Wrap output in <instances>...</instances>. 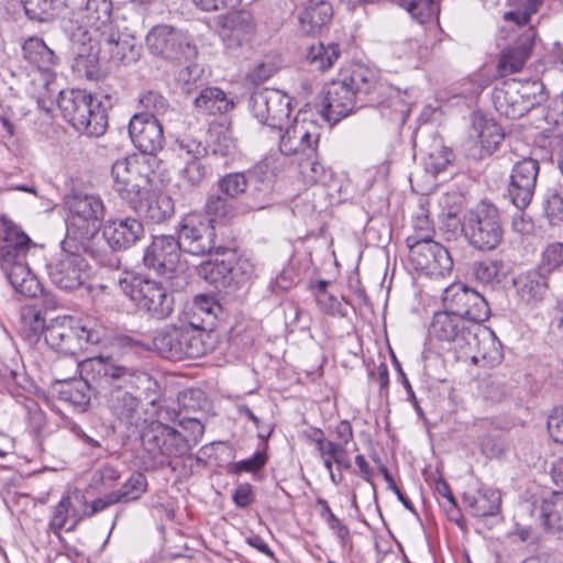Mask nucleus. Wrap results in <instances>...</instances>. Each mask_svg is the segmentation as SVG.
Segmentation results:
<instances>
[{
  "label": "nucleus",
  "instance_id": "54",
  "mask_svg": "<svg viewBox=\"0 0 563 563\" xmlns=\"http://www.w3.org/2000/svg\"><path fill=\"white\" fill-rule=\"evenodd\" d=\"M207 81L205 69L198 64H190L185 68L180 69L176 76L177 86L185 93H191L192 91L201 88Z\"/></svg>",
  "mask_w": 563,
  "mask_h": 563
},
{
  "label": "nucleus",
  "instance_id": "58",
  "mask_svg": "<svg viewBox=\"0 0 563 563\" xmlns=\"http://www.w3.org/2000/svg\"><path fill=\"white\" fill-rule=\"evenodd\" d=\"M319 153L313 158H302L298 161L299 170L302 177L309 184L325 183L330 175L324 166L319 162Z\"/></svg>",
  "mask_w": 563,
  "mask_h": 563
},
{
  "label": "nucleus",
  "instance_id": "24",
  "mask_svg": "<svg viewBox=\"0 0 563 563\" xmlns=\"http://www.w3.org/2000/svg\"><path fill=\"white\" fill-rule=\"evenodd\" d=\"M78 360L71 357L69 360V373L68 375H59L57 382L62 383V388L58 390L60 400L70 404L74 408L79 411H86L90 404V391L96 389V385L89 382L88 377L81 371L84 379L73 380L76 377L79 369Z\"/></svg>",
  "mask_w": 563,
  "mask_h": 563
},
{
  "label": "nucleus",
  "instance_id": "26",
  "mask_svg": "<svg viewBox=\"0 0 563 563\" xmlns=\"http://www.w3.org/2000/svg\"><path fill=\"white\" fill-rule=\"evenodd\" d=\"M112 14L111 0H88L85 8L77 13L76 22L82 35L93 32H108Z\"/></svg>",
  "mask_w": 563,
  "mask_h": 563
},
{
  "label": "nucleus",
  "instance_id": "17",
  "mask_svg": "<svg viewBox=\"0 0 563 563\" xmlns=\"http://www.w3.org/2000/svg\"><path fill=\"white\" fill-rule=\"evenodd\" d=\"M350 86L340 77L327 84L322 90L320 103L317 104L322 118L336 123L349 115L358 102Z\"/></svg>",
  "mask_w": 563,
  "mask_h": 563
},
{
  "label": "nucleus",
  "instance_id": "35",
  "mask_svg": "<svg viewBox=\"0 0 563 563\" xmlns=\"http://www.w3.org/2000/svg\"><path fill=\"white\" fill-rule=\"evenodd\" d=\"M15 292L23 297L34 298L42 292V286L35 275L32 274L29 264L1 269Z\"/></svg>",
  "mask_w": 563,
  "mask_h": 563
},
{
  "label": "nucleus",
  "instance_id": "22",
  "mask_svg": "<svg viewBox=\"0 0 563 563\" xmlns=\"http://www.w3.org/2000/svg\"><path fill=\"white\" fill-rule=\"evenodd\" d=\"M85 505L86 496L78 488L68 490L53 508L48 530L56 537L62 538L60 532L70 520L71 523L66 530L74 531L79 522L85 519V514H81L80 509V506Z\"/></svg>",
  "mask_w": 563,
  "mask_h": 563
},
{
  "label": "nucleus",
  "instance_id": "12",
  "mask_svg": "<svg viewBox=\"0 0 563 563\" xmlns=\"http://www.w3.org/2000/svg\"><path fill=\"white\" fill-rule=\"evenodd\" d=\"M291 98L278 89L261 88L252 92L250 109L260 123L266 128L263 134L269 136L284 125L291 113Z\"/></svg>",
  "mask_w": 563,
  "mask_h": 563
},
{
  "label": "nucleus",
  "instance_id": "46",
  "mask_svg": "<svg viewBox=\"0 0 563 563\" xmlns=\"http://www.w3.org/2000/svg\"><path fill=\"white\" fill-rule=\"evenodd\" d=\"M196 108L208 113L227 112L233 103L227 99L223 90L217 87H207L200 91L194 101Z\"/></svg>",
  "mask_w": 563,
  "mask_h": 563
},
{
  "label": "nucleus",
  "instance_id": "52",
  "mask_svg": "<svg viewBox=\"0 0 563 563\" xmlns=\"http://www.w3.org/2000/svg\"><path fill=\"white\" fill-rule=\"evenodd\" d=\"M147 489V479L144 474L133 473L120 489L112 492L118 504H128L135 501Z\"/></svg>",
  "mask_w": 563,
  "mask_h": 563
},
{
  "label": "nucleus",
  "instance_id": "9",
  "mask_svg": "<svg viewBox=\"0 0 563 563\" xmlns=\"http://www.w3.org/2000/svg\"><path fill=\"white\" fill-rule=\"evenodd\" d=\"M216 229L199 213L186 214L177 228V242L181 253L192 256L224 255L225 246L217 245Z\"/></svg>",
  "mask_w": 563,
  "mask_h": 563
},
{
  "label": "nucleus",
  "instance_id": "2",
  "mask_svg": "<svg viewBox=\"0 0 563 563\" xmlns=\"http://www.w3.org/2000/svg\"><path fill=\"white\" fill-rule=\"evenodd\" d=\"M104 330L92 320L59 316L51 320L45 331V342L54 351L75 356L87 345L102 342Z\"/></svg>",
  "mask_w": 563,
  "mask_h": 563
},
{
  "label": "nucleus",
  "instance_id": "1",
  "mask_svg": "<svg viewBox=\"0 0 563 563\" xmlns=\"http://www.w3.org/2000/svg\"><path fill=\"white\" fill-rule=\"evenodd\" d=\"M82 372L106 399L109 410L123 423L139 426L143 417L142 400L128 390L136 385L142 372L120 363L113 356H95L82 362Z\"/></svg>",
  "mask_w": 563,
  "mask_h": 563
},
{
  "label": "nucleus",
  "instance_id": "56",
  "mask_svg": "<svg viewBox=\"0 0 563 563\" xmlns=\"http://www.w3.org/2000/svg\"><path fill=\"white\" fill-rule=\"evenodd\" d=\"M501 263L497 261H481L472 265V276L484 286L494 287L500 283Z\"/></svg>",
  "mask_w": 563,
  "mask_h": 563
},
{
  "label": "nucleus",
  "instance_id": "16",
  "mask_svg": "<svg viewBox=\"0 0 563 563\" xmlns=\"http://www.w3.org/2000/svg\"><path fill=\"white\" fill-rule=\"evenodd\" d=\"M539 172V161L531 156H520L514 163L509 176L507 196L519 211H523L531 203L537 188Z\"/></svg>",
  "mask_w": 563,
  "mask_h": 563
},
{
  "label": "nucleus",
  "instance_id": "44",
  "mask_svg": "<svg viewBox=\"0 0 563 563\" xmlns=\"http://www.w3.org/2000/svg\"><path fill=\"white\" fill-rule=\"evenodd\" d=\"M341 51L332 41H319L317 44L310 45L306 58L309 64L314 65L319 70L330 68L339 58Z\"/></svg>",
  "mask_w": 563,
  "mask_h": 563
},
{
  "label": "nucleus",
  "instance_id": "59",
  "mask_svg": "<svg viewBox=\"0 0 563 563\" xmlns=\"http://www.w3.org/2000/svg\"><path fill=\"white\" fill-rule=\"evenodd\" d=\"M478 507L475 517H493L499 511L501 496L498 490L484 488L478 490Z\"/></svg>",
  "mask_w": 563,
  "mask_h": 563
},
{
  "label": "nucleus",
  "instance_id": "37",
  "mask_svg": "<svg viewBox=\"0 0 563 563\" xmlns=\"http://www.w3.org/2000/svg\"><path fill=\"white\" fill-rule=\"evenodd\" d=\"M473 130L476 132L482 148L487 154H493L505 139L504 130L492 119L476 118L473 122Z\"/></svg>",
  "mask_w": 563,
  "mask_h": 563
},
{
  "label": "nucleus",
  "instance_id": "34",
  "mask_svg": "<svg viewBox=\"0 0 563 563\" xmlns=\"http://www.w3.org/2000/svg\"><path fill=\"white\" fill-rule=\"evenodd\" d=\"M341 78L354 90V95H369L376 87L378 76L377 71L363 64H353L349 69L341 73Z\"/></svg>",
  "mask_w": 563,
  "mask_h": 563
},
{
  "label": "nucleus",
  "instance_id": "64",
  "mask_svg": "<svg viewBox=\"0 0 563 563\" xmlns=\"http://www.w3.org/2000/svg\"><path fill=\"white\" fill-rule=\"evenodd\" d=\"M211 135L213 137L211 143V150L214 155L224 157L230 155L234 151L235 143L230 131L224 130L222 128L214 129L211 132Z\"/></svg>",
  "mask_w": 563,
  "mask_h": 563
},
{
  "label": "nucleus",
  "instance_id": "14",
  "mask_svg": "<svg viewBox=\"0 0 563 563\" xmlns=\"http://www.w3.org/2000/svg\"><path fill=\"white\" fill-rule=\"evenodd\" d=\"M537 82L522 84L516 79L505 80L493 90L492 99L496 111L511 120L528 113L538 103L533 89Z\"/></svg>",
  "mask_w": 563,
  "mask_h": 563
},
{
  "label": "nucleus",
  "instance_id": "61",
  "mask_svg": "<svg viewBox=\"0 0 563 563\" xmlns=\"http://www.w3.org/2000/svg\"><path fill=\"white\" fill-rule=\"evenodd\" d=\"M544 216L551 225L563 222V188L549 194L544 203Z\"/></svg>",
  "mask_w": 563,
  "mask_h": 563
},
{
  "label": "nucleus",
  "instance_id": "4",
  "mask_svg": "<svg viewBox=\"0 0 563 563\" xmlns=\"http://www.w3.org/2000/svg\"><path fill=\"white\" fill-rule=\"evenodd\" d=\"M57 104L65 120L78 132L88 136H100L106 132L107 115L101 102L86 90H62Z\"/></svg>",
  "mask_w": 563,
  "mask_h": 563
},
{
  "label": "nucleus",
  "instance_id": "63",
  "mask_svg": "<svg viewBox=\"0 0 563 563\" xmlns=\"http://www.w3.org/2000/svg\"><path fill=\"white\" fill-rule=\"evenodd\" d=\"M140 103L146 110L144 113L152 114L154 118L165 114L169 109V103L165 97L155 91L144 92L140 97Z\"/></svg>",
  "mask_w": 563,
  "mask_h": 563
},
{
  "label": "nucleus",
  "instance_id": "25",
  "mask_svg": "<svg viewBox=\"0 0 563 563\" xmlns=\"http://www.w3.org/2000/svg\"><path fill=\"white\" fill-rule=\"evenodd\" d=\"M73 51L75 54L74 70L90 80H98L102 76L100 68V38L73 37Z\"/></svg>",
  "mask_w": 563,
  "mask_h": 563
},
{
  "label": "nucleus",
  "instance_id": "41",
  "mask_svg": "<svg viewBox=\"0 0 563 563\" xmlns=\"http://www.w3.org/2000/svg\"><path fill=\"white\" fill-rule=\"evenodd\" d=\"M232 262L219 260L206 262L201 265L200 275L216 288H227L232 282Z\"/></svg>",
  "mask_w": 563,
  "mask_h": 563
},
{
  "label": "nucleus",
  "instance_id": "23",
  "mask_svg": "<svg viewBox=\"0 0 563 563\" xmlns=\"http://www.w3.org/2000/svg\"><path fill=\"white\" fill-rule=\"evenodd\" d=\"M410 261L419 269L439 271L443 273L452 268L453 262L449 251L440 243H419L406 239Z\"/></svg>",
  "mask_w": 563,
  "mask_h": 563
},
{
  "label": "nucleus",
  "instance_id": "39",
  "mask_svg": "<svg viewBox=\"0 0 563 563\" xmlns=\"http://www.w3.org/2000/svg\"><path fill=\"white\" fill-rule=\"evenodd\" d=\"M26 16L34 22L49 23L65 7V0H21Z\"/></svg>",
  "mask_w": 563,
  "mask_h": 563
},
{
  "label": "nucleus",
  "instance_id": "8",
  "mask_svg": "<svg viewBox=\"0 0 563 563\" xmlns=\"http://www.w3.org/2000/svg\"><path fill=\"white\" fill-rule=\"evenodd\" d=\"M78 250L76 238L66 235L62 252L46 266L49 280L62 290L74 291L89 279L90 265Z\"/></svg>",
  "mask_w": 563,
  "mask_h": 563
},
{
  "label": "nucleus",
  "instance_id": "21",
  "mask_svg": "<svg viewBox=\"0 0 563 563\" xmlns=\"http://www.w3.org/2000/svg\"><path fill=\"white\" fill-rule=\"evenodd\" d=\"M145 234L143 223L136 218L109 219L102 228V236L112 251L121 252L135 245Z\"/></svg>",
  "mask_w": 563,
  "mask_h": 563
},
{
  "label": "nucleus",
  "instance_id": "18",
  "mask_svg": "<svg viewBox=\"0 0 563 563\" xmlns=\"http://www.w3.org/2000/svg\"><path fill=\"white\" fill-rule=\"evenodd\" d=\"M0 223L3 230V236L0 240V268L8 269V267L27 264L29 251L34 245L32 240L7 216L0 218Z\"/></svg>",
  "mask_w": 563,
  "mask_h": 563
},
{
  "label": "nucleus",
  "instance_id": "19",
  "mask_svg": "<svg viewBox=\"0 0 563 563\" xmlns=\"http://www.w3.org/2000/svg\"><path fill=\"white\" fill-rule=\"evenodd\" d=\"M181 251L175 236H154L152 243L145 249L143 263L148 269L158 275L175 272L179 263Z\"/></svg>",
  "mask_w": 563,
  "mask_h": 563
},
{
  "label": "nucleus",
  "instance_id": "47",
  "mask_svg": "<svg viewBox=\"0 0 563 563\" xmlns=\"http://www.w3.org/2000/svg\"><path fill=\"white\" fill-rule=\"evenodd\" d=\"M136 37H106L104 44L111 58L124 64L136 62L141 55V46L134 43Z\"/></svg>",
  "mask_w": 563,
  "mask_h": 563
},
{
  "label": "nucleus",
  "instance_id": "31",
  "mask_svg": "<svg viewBox=\"0 0 563 563\" xmlns=\"http://www.w3.org/2000/svg\"><path fill=\"white\" fill-rule=\"evenodd\" d=\"M548 277L539 267L520 274L514 280L517 295L526 303L541 301L549 287Z\"/></svg>",
  "mask_w": 563,
  "mask_h": 563
},
{
  "label": "nucleus",
  "instance_id": "42",
  "mask_svg": "<svg viewBox=\"0 0 563 563\" xmlns=\"http://www.w3.org/2000/svg\"><path fill=\"white\" fill-rule=\"evenodd\" d=\"M23 56L30 63L37 65L38 68L45 69L55 64V54L43 37H27L22 44Z\"/></svg>",
  "mask_w": 563,
  "mask_h": 563
},
{
  "label": "nucleus",
  "instance_id": "51",
  "mask_svg": "<svg viewBox=\"0 0 563 563\" xmlns=\"http://www.w3.org/2000/svg\"><path fill=\"white\" fill-rule=\"evenodd\" d=\"M542 3V0H515L514 9L505 12L504 20L514 23L518 27L529 25L531 15L540 10Z\"/></svg>",
  "mask_w": 563,
  "mask_h": 563
},
{
  "label": "nucleus",
  "instance_id": "28",
  "mask_svg": "<svg viewBox=\"0 0 563 563\" xmlns=\"http://www.w3.org/2000/svg\"><path fill=\"white\" fill-rule=\"evenodd\" d=\"M333 15L329 2L318 1L306 7L298 15L301 31L307 35H316L328 31Z\"/></svg>",
  "mask_w": 563,
  "mask_h": 563
},
{
  "label": "nucleus",
  "instance_id": "32",
  "mask_svg": "<svg viewBox=\"0 0 563 563\" xmlns=\"http://www.w3.org/2000/svg\"><path fill=\"white\" fill-rule=\"evenodd\" d=\"M464 320L449 309L434 313L430 334L440 341L452 342L464 335Z\"/></svg>",
  "mask_w": 563,
  "mask_h": 563
},
{
  "label": "nucleus",
  "instance_id": "48",
  "mask_svg": "<svg viewBox=\"0 0 563 563\" xmlns=\"http://www.w3.org/2000/svg\"><path fill=\"white\" fill-rule=\"evenodd\" d=\"M220 194L221 192L210 194L206 201L205 208L208 216L206 219L210 221V224L213 222H229L235 216V210L230 198Z\"/></svg>",
  "mask_w": 563,
  "mask_h": 563
},
{
  "label": "nucleus",
  "instance_id": "43",
  "mask_svg": "<svg viewBox=\"0 0 563 563\" xmlns=\"http://www.w3.org/2000/svg\"><path fill=\"white\" fill-rule=\"evenodd\" d=\"M245 200L242 203L243 212L260 211L272 203L271 185L260 179L255 172V180L246 190Z\"/></svg>",
  "mask_w": 563,
  "mask_h": 563
},
{
  "label": "nucleus",
  "instance_id": "57",
  "mask_svg": "<svg viewBox=\"0 0 563 563\" xmlns=\"http://www.w3.org/2000/svg\"><path fill=\"white\" fill-rule=\"evenodd\" d=\"M563 266V243L553 242L542 251L538 267L548 276Z\"/></svg>",
  "mask_w": 563,
  "mask_h": 563
},
{
  "label": "nucleus",
  "instance_id": "11",
  "mask_svg": "<svg viewBox=\"0 0 563 563\" xmlns=\"http://www.w3.org/2000/svg\"><path fill=\"white\" fill-rule=\"evenodd\" d=\"M69 219L67 235L80 239L92 238L100 229L106 208L102 199L92 194L74 192L67 199Z\"/></svg>",
  "mask_w": 563,
  "mask_h": 563
},
{
  "label": "nucleus",
  "instance_id": "50",
  "mask_svg": "<svg viewBox=\"0 0 563 563\" xmlns=\"http://www.w3.org/2000/svg\"><path fill=\"white\" fill-rule=\"evenodd\" d=\"M90 239L91 238L82 239L80 242L76 241V247L79 249L78 252H80L84 257L89 256L100 266L118 268L120 261L114 255L115 251H112V249L107 250L104 247H99Z\"/></svg>",
  "mask_w": 563,
  "mask_h": 563
},
{
  "label": "nucleus",
  "instance_id": "33",
  "mask_svg": "<svg viewBox=\"0 0 563 563\" xmlns=\"http://www.w3.org/2000/svg\"><path fill=\"white\" fill-rule=\"evenodd\" d=\"M220 305L208 295H199L195 298L190 308L191 317L188 324L199 331L211 330L214 325Z\"/></svg>",
  "mask_w": 563,
  "mask_h": 563
},
{
  "label": "nucleus",
  "instance_id": "40",
  "mask_svg": "<svg viewBox=\"0 0 563 563\" xmlns=\"http://www.w3.org/2000/svg\"><path fill=\"white\" fill-rule=\"evenodd\" d=\"M255 180V170L246 173H229L217 181L218 191L230 199H236L245 194L249 186Z\"/></svg>",
  "mask_w": 563,
  "mask_h": 563
},
{
  "label": "nucleus",
  "instance_id": "6",
  "mask_svg": "<svg viewBox=\"0 0 563 563\" xmlns=\"http://www.w3.org/2000/svg\"><path fill=\"white\" fill-rule=\"evenodd\" d=\"M205 331H199L187 324L167 325L153 338L155 351L165 358L183 360L197 358L208 351Z\"/></svg>",
  "mask_w": 563,
  "mask_h": 563
},
{
  "label": "nucleus",
  "instance_id": "53",
  "mask_svg": "<svg viewBox=\"0 0 563 563\" xmlns=\"http://www.w3.org/2000/svg\"><path fill=\"white\" fill-rule=\"evenodd\" d=\"M208 168L202 164L201 159H187L184 168L179 170V187H184L187 190H192L202 184L207 177Z\"/></svg>",
  "mask_w": 563,
  "mask_h": 563
},
{
  "label": "nucleus",
  "instance_id": "55",
  "mask_svg": "<svg viewBox=\"0 0 563 563\" xmlns=\"http://www.w3.org/2000/svg\"><path fill=\"white\" fill-rule=\"evenodd\" d=\"M22 331L31 341H36L41 335L45 338L47 325L41 311L26 308L21 314Z\"/></svg>",
  "mask_w": 563,
  "mask_h": 563
},
{
  "label": "nucleus",
  "instance_id": "49",
  "mask_svg": "<svg viewBox=\"0 0 563 563\" xmlns=\"http://www.w3.org/2000/svg\"><path fill=\"white\" fill-rule=\"evenodd\" d=\"M218 24L222 30L231 33H252L255 31V21L247 10H235L218 16Z\"/></svg>",
  "mask_w": 563,
  "mask_h": 563
},
{
  "label": "nucleus",
  "instance_id": "7",
  "mask_svg": "<svg viewBox=\"0 0 563 563\" xmlns=\"http://www.w3.org/2000/svg\"><path fill=\"white\" fill-rule=\"evenodd\" d=\"M121 290L151 318L163 320L174 311V296L161 283L131 276L119 280Z\"/></svg>",
  "mask_w": 563,
  "mask_h": 563
},
{
  "label": "nucleus",
  "instance_id": "13",
  "mask_svg": "<svg viewBox=\"0 0 563 563\" xmlns=\"http://www.w3.org/2000/svg\"><path fill=\"white\" fill-rule=\"evenodd\" d=\"M113 188L131 208L148 194L146 166L136 156L118 159L112 165Z\"/></svg>",
  "mask_w": 563,
  "mask_h": 563
},
{
  "label": "nucleus",
  "instance_id": "36",
  "mask_svg": "<svg viewBox=\"0 0 563 563\" xmlns=\"http://www.w3.org/2000/svg\"><path fill=\"white\" fill-rule=\"evenodd\" d=\"M534 511L542 520L545 529L563 531V493L554 492L549 497L534 505Z\"/></svg>",
  "mask_w": 563,
  "mask_h": 563
},
{
  "label": "nucleus",
  "instance_id": "20",
  "mask_svg": "<svg viewBox=\"0 0 563 563\" xmlns=\"http://www.w3.org/2000/svg\"><path fill=\"white\" fill-rule=\"evenodd\" d=\"M129 134L135 147L144 154L155 155L163 148V126L152 114H134L130 120Z\"/></svg>",
  "mask_w": 563,
  "mask_h": 563
},
{
  "label": "nucleus",
  "instance_id": "3",
  "mask_svg": "<svg viewBox=\"0 0 563 563\" xmlns=\"http://www.w3.org/2000/svg\"><path fill=\"white\" fill-rule=\"evenodd\" d=\"M156 415L157 419L144 427L141 441L152 460L158 465H165L168 459L187 454L188 445L179 431L162 421H173L179 417L176 409L159 406Z\"/></svg>",
  "mask_w": 563,
  "mask_h": 563
},
{
  "label": "nucleus",
  "instance_id": "62",
  "mask_svg": "<svg viewBox=\"0 0 563 563\" xmlns=\"http://www.w3.org/2000/svg\"><path fill=\"white\" fill-rule=\"evenodd\" d=\"M400 4L419 23H424L431 19L435 11V0H400Z\"/></svg>",
  "mask_w": 563,
  "mask_h": 563
},
{
  "label": "nucleus",
  "instance_id": "30",
  "mask_svg": "<svg viewBox=\"0 0 563 563\" xmlns=\"http://www.w3.org/2000/svg\"><path fill=\"white\" fill-rule=\"evenodd\" d=\"M534 37H525L505 48L499 56L497 74L500 77L515 74L523 67L530 57Z\"/></svg>",
  "mask_w": 563,
  "mask_h": 563
},
{
  "label": "nucleus",
  "instance_id": "27",
  "mask_svg": "<svg viewBox=\"0 0 563 563\" xmlns=\"http://www.w3.org/2000/svg\"><path fill=\"white\" fill-rule=\"evenodd\" d=\"M186 37H145L153 55L172 62L190 60L197 56L196 45L185 42Z\"/></svg>",
  "mask_w": 563,
  "mask_h": 563
},
{
  "label": "nucleus",
  "instance_id": "45",
  "mask_svg": "<svg viewBox=\"0 0 563 563\" xmlns=\"http://www.w3.org/2000/svg\"><path fill=\"white\" fill-rule=\"evenodd\" d=\"M454 154L451 148L443 145L441 139H434L424 159L426 172L438 176L452 163Z\"/></svg>",
  "mask_w": 563,
  "mask_h": 563
},
{
  "label": "nucleus",
  "instance_id": "38",
  "mask_svg": "<svg viewBox=\"0 0 563 563\" xmlns=\"http://www.w3.org/2000/svg\"><path fill=\"white\" fill-rule=\"evenodd\" d=\"M477 339V351L471 357V362L482 367H495L503 361V351L500 342L495 338L493 333L485 334L481 339Z\"/></svg>",
  "mask_w": 563,
  "mask_h": 563
},
{
  "label": "nucleus",
  "instance_id": "10",
  "mask_svg": "<svg viewBox=\"0 0 563 563\" xmlns=\"http://www.w3.org/2000/svg\"><path fill=\"white\" fill-rule=\"evenodd\" d=\"M269 137L278 141L282 155L294 157L297 162L302 158H313L319 147L320 131L312 120L296 118L291 124L282 125Z\"/></svg>",
  "mask_w": 563,
  "mask_h": 563
},
{
  "label": "nucleus",
  "instance_id": "60",
  "mask_svg": "<svg viewBox=\"0 0 563 563\" xmlns=\"http://www.w3.org/2000/svg\"><path fill=\"white\" fill-rule=\"evenodd\" d=\"M178 148V155L187 159H201L208 154V147L194 136L185 135L175 142Z\"/></svg>",
  "mask_w": 563,
  "mask_h": 563
},
{
  "label": "nucleus",
  "instance_id": "15",
  "mask_svg": "<svg viewBox=\"0 0 563 563\" xmlns=\"http://www.w3.org/2000/svg\"><path fill=\"white\" fill-rule=\"evenodd\" d=\"M443 305L463 320L481 323L489 318L490 309L485 297L473 288L455 283L445 288Z\"/></svg>",
  "mask_w": 563,
  "mask_h": 563
},
{
  "label": "nucleus",
  "instance_id": "29",
  "mask_svg": "<svg viewBox=\"0 0 563 563\" xmlns=\"http://www.w3.org/2000/svg\"><path fill=\"white\" fill-rule=\"evenodd\" d=\"M134 211L142 214L151 223L159 224L172 218L175 212V205L172 197L165 194H148L140 199V205L132 207Z\"/></svg>",
  "mask_w": 563,
  "mask_h": 563
},
{
  "label": "nucleus",
  "instance_id": "5",
  "mask_svg": "<svg viewBox=\"0 0 563 563\" xmlns=\"http://www.w3.org/2000/svg\"><path fill=\"white\" fill-rule=\"evenodd\" d=\"M462 232L471 246L479 251H493L503 241L504 229L498 209L489 202H481L466 211Z\"/></svg>",
  "mask_w": 563,
  "mask_h": 563
}]
</instances>
